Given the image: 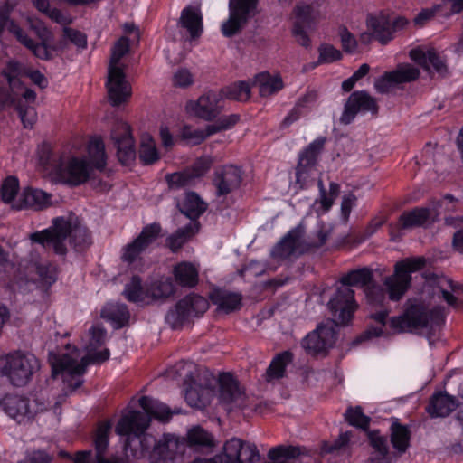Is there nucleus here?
<instances>
[{"label":"nucleus","mask_w":463,"mask_h":463,"mask_svg":"<svg viewBox=\"0 0 463 463\" xmlns=\"http://www.w3.org/2000/svg\"><path fill=\"white\" fill-rule=\"evenodd\" d=\"M292 354L289 352H283L278 354L269 364L267 370L269 381L279 379L284 376L286 366L291 362Z\"/></svg>","instance_id":"8fccbe9b"},{"label":"nucleus","mask_w":463,"mask_h":463,"mask_svg":"<svg viewBox=\"0 0 463 463\" xmlns=\"http://www.w3.org/2000/svg\"><path fill=\"white\" fill-rule=\"evenodd\" d=\"M294 14L296 21L293 24L292 34L301 46L307 48L310 45V38L306 27H310L322 18L319 4H298L294 8Z\"/></svg>","instance_id":"9d476101"},{"label":"nucleus","mask_w":463,"mask_h":463,"mask_svg":"<svg viewBox=\"0 0 463 463\" xmlns=\"http://www.w3.org/2000/svg\"><path fill=\"white\" fill-rule=\"evenodd\" d=\"M345 418L349 424L362 429L367 428L370 422V419L363 413L359 406L354 409L349 408L345 413Z\"/></svg>","instance_id":"0e129e2a"},{"label":"nucleus","mask_w":463,"mask_h":463,"mask_svg":"<svg viewBox=\"0 0 463 463\" xmlns=\"http://www.w3.org/2000/svg\"><path fill=\"white\" fill-rule=\"evenodd\" d=\"M186 439L191 447H213V437L211 433L199 426H195L188 430Z\"/></svg>","instance_id":"3c124183"},{"label":"nucleus","mask_w":463,"mask_h":463,"mask_svg":"<svg viewBox=\"0 0 463 463\" xmlns=\"http://www.w3.org/2000/svg\"><path fill=\"white\" fill-rule=\"evenodd\" d=\"M239 121L237 114H231L221 117L216 122L207 126L208 134L213 135L220 131L232 128Z\"/></svg>","instance_id":"e2e57ef3"},{"label":"nucleus","mask_w":463,"mask_h":463,"mask_svg":"<svg viewBox=\"0 0 463 463\" xmlns=\"http://www.w3.org/2000/svg\"><path fill=\"white\" fill-rule=\"evenodd\" d=\"M129 51V42L127 37H121L114 44L111 51V57L109 64V69L124 70V65L121 63V59Z\"/></svg>","instance_id":"603ef678"},{"label":"nucleus","mask_w":463,"mask_h":463,"mask_svg":"<svg viewBox=\"0 0 463 463\" xmlns=\"http://www.w3.org/2000/svg\"><path fill=\"white\" fill-rule=\"evenodd\" d=\"M350 440L349 432L340 434L339 438L332 444L325 443L322 447V452L324 453H335L337 454L345 452L348 442Z\"/></svg>","instance_id":"774afa93"},{"label":"nucleus","mask_w":463,"mask_h":463,"mask_svg":"<svg viewBox=\"0 0 463 463\" xmlns=\"http://www.w3.org/2000/svg\"><path fill=\"white\" fill-rule=\"evenodd\" d=\"M19 190V181L14 176L7 177L1 186V197L5 203H12L16 202L14 200L15 195Z\"/></svg>","instance_id":"bf43d9fd"},{"label":"nucleus","mask_w":463,"mask_h":463,"mask_svg":"<svg viewBox=\"0 0 463 463\" xmlns=\"http://www.w3.org/2000/svg\"><path fill=\"white\" fill-rule=\"evenodd\" d=\"M318 51V63H331L342 58L341 52L331 44H322Z\"/></svg>","instance_id":"338daca9"},{"label":"nucleus","mask_w":463,"mask_h":463,"mask_svg":"<svg viewBox=\"0 0 463 463\" xmlns=\"http://www.w3.org/2000/svg\"><path fill=\"white\" fill-rule=\"evenodd\" d=\"M420 76L417 67L405 63L399 65L395 70L385 72L375 80L374 87L379 93L385 94L392 91L401 84L414 81Z\"/></svg>","instance_id":"2eb2a0df"},{"label":"nucleus","mask_w":463,"mask_h":463,"mask_svg":"<svg viewBox=\"0 0 463 463\" xmlns=\"http://www.w3.org/2000/svg\"><path fill=\"white\" fill-rule=\"evenodd\" d=\"M341 325L338 319L326 320L319 325L316 330L308 334L302 341V346L310 354H320L326 352L335 344L336 337L335 327ZM342 326H344L342 324Z\"/></svg>","instance_id":"f8f14e48"},{"label":"nucleus","mask_w":463,"mask_h":463,"mask_svg":"<svg viewBox=\"0 0 463 463\" xmlns=\"http://www.w3.org/2000/svg\"><path fill=\"white\" fill-rule=\"evenodd\" d=\"M425 264L426 259L423 257L405 259L397 262L394 274L386 277L383 281L389 298L392 301L400 300L411 284V273L423 269Z\"/></svg>","instance_id":"6e6552de"},{"label":"nucleus","mask_w":463,"mask_h":463,"mask_svg":"<svg viewBox=\"0 0 463 463\" xmlns=\"http://www.w3.org/2000/svg\"><path fill=\"white\" fill-rule=\"evenodd\" d=\"M34 282L43 290H47L57 280L58 272L54 264L43 260L33 264Z\"/></svg>","instance_id":"72a5a7b5"},{"label":"nucleus","mask_w":463,"mask_h":463,"mask_svg":"<svg viewBox=\"0 0 463 463\" xmlns=\"http://www.w3.org/2000/svg\"><path fill=\"white\" fill-rule=\"evenodd\" d=\"M310 245L305 241L304 230L298 226L290 230L271 250L276 260H286L307 252Z\"/></svg>","instance_id":"ddd939ff"},{"label":"nucleus","mask_w":463,"mask_h":463,"mask_svg":"<svg viewBox=\"0 0 463 463\" xmlns=\"http://www.w3.org/2000/svg\"><path fill=\"white\" fill-rule=\"evenodd\" d=\"M241 295L227 290L218 289L212 294V301L214 305L226 313L237 310L241 306Z\"/></svg>","instance_id":"a19ab883"},{"label":"nucleus","mask_w":463,"mask_h":463,"mask_svg":"<svg viewBox=\"0 0 463 463\" xmlns=\"http://www.w3.org/2000/svg\"><path fill=\"white\" fill-rule=\"evenodd\" d=\"M250 85L246 81H239L223 90V95L230 99L246 101L250 97Z\"/></svg>","instance_id":"5fc2aeb1"},{"label":"nucleus","mask_w":463,"mask_h":463,"mask_svg":"<svg viewBox=\"0 0 463 463\" xmlns=\"http://www.w3.org/2000/svg\"><path fill=\"white\" fill-rule=\"evenodd\" d=\"M1 407L5 412L17 421H22L25 418L30 419L32 405L30 401L18 395H6L1 401Z\"/></svg>","instance_id":"c756f323"},{"label":"nucleus","mask_w":463,"mask_h":463,"mask_svg":"<svg viewBox=\"0 0 463 463\" xmlns=\"http://www.w3.org/2000/svg\"><path fill=\"white\" fill-rule=\"evenodd\" d=\"M1 73L5 78L9 88H11L13 91H17V89L23 90H30L25 87L21 80V78L27 73V69L19 61L14 60L9 61Z\"/></svg>","instance_id":"58836bf2"},{"label":"nucleus","mask_w":463,"mask_h":463,"mask_svg":"<svg viewBox=\"0 0 463 463\" xmlns=\"http://www.w3.org/2000/svg\"><path fill=\"white\" fill-rule=\"evenodd\" d=\"M89 344L85 346L87 354L80 356L79 349L66 346V352L56 354H50L49 361L52 366L53 377L61 375L63 383L71 391H74L82 384L81 376L84 374L90 364H99L109 357V350L107 348L97 351L106 339V330L99 325L92 326L90 330Z\"/></svg>","instance_id":"f03ea898"},{"label":"nucleus","mask_w":463,"mask_h":463,"mask_svg":"<svg viewBox=\"0 0 463 463\" xmlns=\"http://www.w3.org/2000/svg\"><path fill=\"white\" fill-rule=\"evenodd\" d=\"M223 108L222 98L215 92L209 91L202 95L195 101L186 104V110L204 120H212L216 118Z\"/></svg>","instance_id":"4be33fe9"},{"label":"nucleus","mask_w":463,"mask_h":463,"mask_svg":"<svg viewBox=\"0 0 463 463\" xmlns=\"http://www.w3.org/2000/svg\"><path fill=\"white\" fill-rule=\"evenodd\" d=\"M179 24L190 34L192 40L201 36L203 33V16L199 7L186 6L182 10Z\"/></svg>","instance_id":"7c9ffc66"},{"label":"nucleus","mask_w":463,"mask_h":463,"mask_svg":"<svg viewBox=\"0 0 463 463\" xmlns=\"http://www.w3.org/2000/svg\"><path fill=\"white\" fill-rule=\"evenodd\" d=\"M52 204V195L43 190L25 188L20 194L17 202L13 204V208L21 210L30 208L33 210H43Z\"/></svg>","instance_id":"393cba45"},{"label":"nucleus","mask_w":463,"mask_h":463,"mask_svg":"<svg viewBox=\"0 0 463 463\" xmlns=\"http://www.w3.org/2000/svg\"><path fill=\"white\" fill-rule=\"evenodd\" d=\"M439 203L431 207L415 208L410 212L403 213L399 218V226L402 229H409L416 226L425 225L427 222L434 221L439 214Z\"/></svg>","instance_id":"bb28decb"},{"label":"nucleus","mask_w":463,"mask_h":463,"mask_svg":"<svg viewBox=\"0 0 463 463\" xmlns=\"http://www.w3.org/2000/svg\"><path fill=\"white\" fill-rule=\"evenodd\" d=\"M213 395V392L211 388L194 383L185 389L184 398L191 407L203 409L210 403Z\"/></svg>","instance_id":"e433bc0d"},{"label":"nucleus","mask_w":463,"mask_h":463,"mask_svg":"<svg viewBox=\"0 0 463 463\" xmlns=\"http://www.w3.org/2000/svg\"><path fill=\"white\" fill-rule=\"evenodd\" d=\"M138 156L144 165H153L160 158L156 141L147 133L141 136Z\"/></svg>","instance_id":"37998d69"},{"label":"nucleus","mask_w":463,"mask_h":463,"mask_svg":"<svg viewBox=\"0 0 463 463\" xmlns=\"http://www.w3.org/2000/svg\"><path fill=\"white\" fill-rule=\"evenodd\" d=\"M11 8L6 5L0 10V34L5 29H7L19 41L25 33L14 21L9 18Z\"/></svg>","instance_id":"13d9d810"},{"label":"nucleus","mask_w":463,"mask_h":463,"mask_svg":"<svg viewBox=\"0 0 463 463\" xmlns=\"http://www.w3.org/2000/svg\"><path fill=\"white\" fill-rule=\"evenodd\" d=\"M101 317L110 321L115 327L124 326L129 320L130 315L124 304L108 303L101 310Z\"/></svg>","instance_id":"79ce46f5"},{"label":"nucleus","mask_w":463,"mask_h":463,"mask_svg":"<svg viewBox=\"0 0 463 463\" xmlns=\"http://www.w3.org/2000/svg\"><path fill=\"white\" fill-rule=\"evenodd\" d=\"M30 240L58 255H65L68 245L81 250L91 243L88 229L74 214L54 218L52 226L32 233Z\"/></svg>","instance_id":"7ed1b4c3"},{"label":"nucleus","mask_w":463,"mask_h":463,"mask_svg":"<svg viewBox=\"0 0 463 463\" xmlns=\"http://www.w3.org/2000/svg\"><path fill=\"white\" fill-rule=\"evenodd\" d=\"M173 274L176 283L182 287L194 288L199 280V268L191 262H181L175 266Z\"/></svg>","instance_id":"f704fd0d"},{"label":"nucleus","mask_w":463,"mask_h":463,"mask_svg":"<svg viewBox=\"0 0 463 463\" xmlns=\"http://www.w3.org/2000/svg\"><path fill=\"white\" fill-rule=\"evenodd\" d=\"M210 136L207 127L204 129H194L191 127L184 126L181 131L182 139L190 145H198Z\"/></svg>","instance_id":"052dcab7"},{"label":"nucleus","mask_w":463,"mask_h":463,"mask_svg":"<svg viewBox=\"0 0 463 463\" xmlns=\"http://www.w3.org/2000/svg\"><path fill=\"white\" fill-rule=\"evenodd\" d=\"M36 93L34 90H24L22 98L15 105V110L24 128H32L37 120V112L34 107Z\"/></svg>","instance_id":"c85d7f7f"},{"label":"nucleus","mask_w":463,"mask_h":463,"mask_svg":"<svg viewBox=\"0 0 463 463\" xmlns=\"http://www.w3.org/2000/svg\"><path fill=\"white\" fill-rule=\"evenodd\" d=\"M39 162L48 175L56 180L71 185L85 183L90 177L91 167L83 158L71 156L65 159L54 153L49 145H43L39 150Z\"/></svg>","instance_id":"20e7f679"},{"label":"nucleus","mask_w":463,"mask_h":463,"mask_svg":"<svg viewBox=\"0 0 463 463\" xmlns=\"http://www.w3.org/2000/svg\"><path fill=\"white\" fill-rule=\"evenodd\" d=\"M254 85L258 88L262 98H268L277 94L283 87L282 78L279 74L272 75L267 71L260 72L255 76Z\"/></svg>","instance_id":"473e14b6"},{"label":"nucleus","mask_w":463,"mask_h":463,"mask_svg":"<svg viewBox=\"0 0 463 463\" xmlns=\"http://www.w3.org/2000/svg\"><path fill=\"white\" fill-rule=\"evenodd\" d=\"M19 42L26 48L32 51V52L39 59L51 60L52 53L47 47L48 42H42L41 43H35L33 40L29 38L26 33L19 40Z\"/></svg>","instance_id":"4d7b16f0"},{"label":"nucleus","mask_w":463,"mask_h":463,"mask_svg":"<svg viewBox=\"0 0 463 463\" xmlns=\"http://www.w3.org/2000/svg\"><path fill=\"white\" fill-rule=\"evenodd\" d=\"M160 232L161 227L158 223L144 227L140 234L122 249V260L130 264L140 259L149 245L159 236Z\"/></svg>","instance_id":"a211bd4d"},{"label":"nucleus","mask_w":463,"mask_h":463,"mask_svg":"<svg viewBox=\"0 0 463 463\" xmlns=\"http://www.w3.org/2000/svg\"><path fill=\"white\" fill-rule=\"evenodd\" d=\"M377 111L378 106L376 100L372 96L364 90L354 91L350 95L345 105L340 121L347 125L354 119L359 112L376 114Z\"/></svg>","instance_id":"aec40b11"},{"label":"nucleus","mask_w":463,"mask_h":463,"mask_svg":"<svg viewBox=\"0 0 463 463\" xmlns=\"http://www.w3.org/2000/svg\"><path fill=\"white\" fill-rule=\"evenodd\" d=\"M441 319L440 312L430 313L422 305H411L402 316L394 317L390 321L391 327L398 333L417 332L432 327Z\"/></svg>","instance_id":"0eeeda50"},{"label":"nucleus","mask_w":463,"mask_h":463,"mask_svg":"<svg viewBox=\"0 0 463 463\" xmlns=\"http://www.w3.org/2000/svg\"><path fill=\"white\" fill-rule=\"evenodd\" d=\"M124 295L128 301L142 305L148 304L147 288L146 289L142 288L141 279L138 277H133L126 285Z\"/></svg>","instance_id":"49530a36"},{"label":"nucleus","mask_w":463,"mask_h":463,"mask_svg":"<svg viewBox=\"0 0 463 463\" xmlns=\"http://www.w3.org/2000/svg\"><path fill=\"white\" fill-rule=\"evenodd\" d=\"M220 458L222 463H254L260 459V453L255 444L232 438L224 443Z\"/></svg>","instance_id":"dca6fc26"},{"label":"nucleus","mask_w":463,"mask_h":463,"mask_svg":"<svg viewBox=\"0 0 463 463\" xmlns=\"http://www.w3.org/2000/svg\"><path fill=\"white\" fill-rule=\"evenodd\" d=\"M207 208L206 203L194 192L187 193L182 205V212L190 219L198 218Z\"/></svg>","instance_id":"de8ad7c7"},{"label":"nucleus","mask_w":463,"mask_h":463,"mask_svg":"<svg viewBox=\"0 0 463 463\" xmlns=\"http://www.w3.org/2000/svg\"><path fill=\"white\" fill-rule=\"evenodd\" d=\"M371 279L372 273L368 269L352 270L341 278V287L328 302L333 317H335L339 323L347 325L357 308L354 292L350 287L366 286Z\"/></svg>","instance_id":"39448f33"},{"label":"nucleus","mask_w":463,"mask_h":463,"mask_svg":"<svg viewBox=\"0 0 463 463\" xmlns=\"http://www.w3.org/2000/svg\"><path fill=\"white\" fill-rule=\"evenodd\" d=\"M38 368V360L31 354L14 352L0 356V375L6 376L14 386L25 385Z\"/></svg>","instance_id":"423d86ee"},{"label":"nucleus","mask_w":463,"mask_h":463,"mask_svg":"<svg viewBox=\"0 0 463 463\" xmlns=\"http://www.w3.org/2000/svg\"><path fill=\"white\" fill-rule=\"evenodd\" d=\"M110 430V421L101 422L97 428L94 437L97 463H119L117 459L109 460L104 457V453L109 446V435Z\"/></svg>","instance_id":"4c0bfd02"},{"label":"nucleus","mask_w":463,"mask_h":463,"mask_svg":"<svg viewBox=\"0 0 463 463\" xmlns=\"http://www.w3.org/2000/svg\"><path fill=\"white\" fill-rule=\"evenodd\" d=\"M456 406L454 397L439 392L430 398L427 411L431 417H446L455 410Z\"/></svg>","instance_id":"c9c22d12"},{"label":"nucleus","mask_w":463,"mask_h":463,"mask_svg":"<svg viewBox=\"0 0 463 463\" xmlns=\"http://www.w3.org/2000/svg\"><path fill=\"white\" fill-rule=\"evenodd\" d=\"M213 158L209 156L199 157L191 167L183 172H176L166 176L169 186L180 188L191 185L197 178L203 176L213 165Z\"/></svg>","instance_id":"412c9836"},{"label":"nucleus","mask_w":463,"mask_h":463,"mask_svg":"<svg viewBox=\"0 0 463 463\" xmlns=\"http://www.w3.org/2000/svg\"><path fill=\"white\" fill-rule=\"evenodd\" d=\"M241 182V170L233 165H227L215 172L213 184L218 195H225L238 188Z\"/></svg>","instance_id":"a878e982"},{"label":"nucleus","mask_w":463,"mask_h":463,"mask_svg":"<svg viewBox=\"0 0 463 463\" xmlns=\"http://www.w3.org/2000/svg\"><path fill=\"white\" fill-rule=\"evenodd\" d=\"M410 57L430 72L435 71L441 75L447 72L444 57L434 49L427 51L419 48L412 49L410 52Z\"/></svg>","instance_id":"b1692460"},{"label":"nucleus","mask_w":463,"mask_h":463,"mask_svg":"<svg viewBox=\"0 0 463 463\" xmlns=\"http://www.w3.org/2000/svg\"><path fill=\"white\" fill-rule=\"evenodd\" d=\"M106 87L112 106L127 102L131 96V87L126 80L124 70H108Z\"/></svg>","instance_id":"5701e85b"},{"label":"nucleus","mask_w":463,"mask_h":463,"mask_svg":"<svg viewBox=\"0 0 463 463\" xmlns=\"http://www.w3.org/2000/svg\"><path fill=\"white\" fill-rule=\"evenodd\" d=\"M366 25L372 35L382 44L388 43L393 38L391 20L384 13L368 14Z\"/></svg>","instance_id":"cd10ccee"},{"label":"nucleus","mask_w":463,"mask_h":463,"mask_svg":"<svg viewBox=\"0 0 463 463\" xmlns=\"http://www.w3.org/2000/svg\"><path fill=\"white\" fill-rule=\"evenodd\" d=\"M208 308L209 302L205 298L190 294L167 313L165 319L173 327H177L188 318L203 315Z\"/></svg>","instance_id":"9b49d317"},{"label":"nucleus","mask_w":463,"mask_h":463,"mask_svg":"<svg viewBox=\"0 0 463 463\" xmlns=\"http://www.w3.org/2000/svg\"><path fill=\"white\" fill-rule=\"evenodd\" d=\"M258 0H230L229 18L222 24V33L231 37L239 33L254 14Z\"/></svg>","instance_id":"1a4fd4ad"},{"label":"nucleus","mask_w":463,"mask_h":463,"mask_svg":"<svg viewBox=\"0 0 463 463\" xmlns=\"http://www.w3.org/2000/svg\"><path fill=\"white\" fill-rule=\"evenodd\" d=\"M324 144V138H317L299 155L298 164L296 168V183L299 184L301 189L306 187L310 181L317 156L321 153Z\"/></svg>","instance_id":"f3484780"},{"label":"nucleus","mask_w":463,"mask_h":463,"mask_svg":"<svg viewBox=\"0 0 463 463\" xmlns=\"http://www.w3.org/2000/svg\"><path fill=\"white\" fill-rule=\"evenodd\" d=\"M149 420L141 411H129L123 414L116 426V433L127 436L126 449H130L136 458H147L150 463H164L173 458L178 440L166 435L156 441L151 435L145 434Z\"/></svg>","instance_id":"f257e3e1"},{"label":"nucleus","mask_w":463,"mask_h":463,"mask_svg":"<svg viewBox=\"0 0 463 463\" xmlns=\"http://www.w3.org/2000/svg\"><path fill=\"white\" fill-rule=\"evenodd\" d=\"M139 404L145 411V413H141L149 420L151 418H155L158 420L165 421L171 416L170 409L156 399L143 396L139 399Z\"/></svg>","instance_id":"ea45409f"},{"label":"nucleus","mask_w":463,"mask_h":463,"mask_svg":"<svg viewBox=\"0 0 463 463\" xmlns=\"http://www.w3.org/2000/svg\"><path fill=\"white\" fill-rule=\"evenodd\" d=\"M219 400L228 411L248 406L244 391L231 374H224L220 378Z\"/></svg>","instance_id":"6ab92c4d"},{"label":"nucleus","mask_w":463,"mask_h":463,"mask_svg":"<svg viewBox=\"0 0 463 463\" xmlns=\"http://www.w3.org/2000/svg\"><path fill=\"white\" fill-rule=\"evenodd\" d=\"M368 436L373 449L369 463H392L393 455L389 451L386 438L378 431H372Z\"/></svg>","instance_id":"2f4dec72"},{"label":"nucleus","mask_w":463,"mask_h":463,"mask_svg":"<svg viewBox=\"0 0 463 463\" xmlns=\"http://www.w3.org/2000/svg\"><path fill=\"white\" fill-rule=\"evenodd\" d=\"M199 231V223L192 221L184 228L178 229L174 234L168 237L167 245L173 251L179 250L185 241Z\"/></svg>","instance_id":"a18cd8bd"},{"label":"nucleus","mask_w":463,"mask_h":463,"mask_svg":"<svg viewBox=\"0 0 463 463\" xmlns=\"http://www.w3.org/2000/svg\"><path fill=\"white\" fill-rule=\"evenodd\" d=\"M148 304L154 300L168 298L175 292V286L171 279H161L147 287Z\"/></svg>","instance_id":"09e8293b"},{"label":"nucleus","mask_w":463,"mask_h":463,"mask_svg":"<svg viewBox=\"0 0 463 463\" xmlns=\"http://www.w3.org/2000/svg\"><path fill=\"white\" fill-rule=\"evenodd\" d=\"M437 285L440 288L442 293V297L444 300L452 307H456L458 304L457 298L449 291L451 289L454 291L457 288V285L447 277H439L437 279Z\"/></svg>","instance_id":"680f3d73"},{"label":"nucleus","mask_w":463,"mask_h":463,"mask_svg":"<svg viewBox=\"0 0 463 463\" xmlns=\"http://www.w3.org/2000/svg\"><path fill=\"white\" fill-rule=\"evenodd\" d=\"M23 90L17 89L16 93L11 90L0 87V110H4L8 106H14L17 104L20 98H22Z\"/></svg>","instance_id":"69168bd1"},{"label":"nucleus","mask_w":463,"mask_h":463,"mask_svg":"<svg viewBox=\"0 0 463 463\" xmlns=\"http://www.w3.org/2000/svg\"><path fill=\"white\" fill-rule=\"evenodd\" d=\"M411 433L407 426L393 422L391 426V442L399 455L406 452L410 446Z\"/></svg>","instance_id":"c03bdc74"},{"label":"nucleus","mask_w":463,"mask_h":463,"mask_svg":"<svg viewBox=\"0 0 463 463\" xmlns=\"http://www.w3.org/2000/svg\"><path fill=\"white\" fill-rule=\"evenodd\" d=\"M110 137L121 164L128 165L132 163L136 158V149L128 124L122 120L115 121Z\"/></svg>","instance_id":"4468645a"},{"label":"nucleus","mask_w":463,"mask_h":463,"mask_svg":"<svg viewBox=\"0 0 463 463\" xmlns=\"http://www.w3.org/2000/svg\"><path fill=\"white\" fill-rule=\"evenodd\" d=\"M65 397L66 394L59 396L52 405L51 404L50 402H47L43 395L35 398L33 401L30 402V404L32 405V410L30 411V419L39 412L47 411L49 408H52L54 413H57L61 403L64 402Z\"/></svg>","instance_id":"6e6d98bb"},{"label":"nucleus","mask_w":463,"mask_h":463,"mask_svg":"<svg viewBox=\"0 0 463 463\" xmlns=\"http://www.w3.org/2000/svg\"><path fill=\"white\" fill-rule=\"evenodd\" d=\"M88 154L92 164L98 169H101L106 164L104 143L100 138H92L88 146Z\"/></svg>","instance_id":"864d4df0"}]
</instances>
